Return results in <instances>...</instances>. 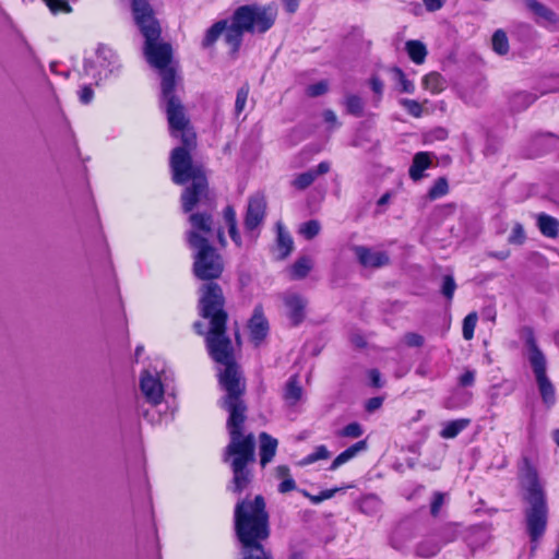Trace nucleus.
I'll return each instance as SVG.
<instances>
[{
  "label": "nucleus",
  "mask_w": 559,
  "mask_h": 559,
  "mask_svg": "<svg viewBox=\"0 0 559 559\" xmlns=\"http://www.w3.org/2000/svg\"><path fill=\"white\" fill-rule=\"evenodd\" d=\"M330 456H331V453L325 445H323V444L318 445L312 453L308 454L299 462V465L300 466L310 465V464L316 463L317 461L326 460Z\"/></svg>",
  "instance_id": "29"
},
{
  "label": "nucleus",
  "mask_w": 559,
  "mask_h": 559,
  "mask_svg": "<svg viewBox=\"0 0 559 559\" xmlns=\"http://www.w3.org/2000/svg\"><path fill=\"white\" fill-rule=\"evenodd\" d=\"M555 342L559 346V331L555 334Z\"/></svg>",
  "instance_id": "62"
},
{
  "label": "nucleus",
  "mask_w": 559,
  "mask_h": 559,
  "mask_svg": "<svg viewBox=\"0 0 559 559\" xmlns=\"http://www.w3.org/2000/svg\"><path fill=\"white\" fill-rule=\"evenodd\" d=\"M338 489L337 488H334V489H326V490H323L321 491L319 495L314 496V495H310L309 492H307L306 490L302 491L304 496H306L307 498H309V500L313 503V504H319L320 502L326 500V499H331L335 492L337 491Z\"/></svg>",
  "instance_id": "39"
},
{
  "label": "nucleus",
  "mask_w": 559,
  "mask_h": 559,
  "mask_svg": "<svg viewBox=\"0 0 559 559\" xmlns=\"http://www.w3.org/2000/svg\"><path fill=\"white\" fill-rule=\"evenodd\" d=\"M443 280L450 281V280H452V276H451V275H445V276L443 277Z\"/></svg>",
  "instance_id": "63"
},
{
  "label": "nucleus",
  "mask_w": 559,
  "mask_h": 559,
  "mask_svg": "<svg viewBox=\"0 0 559 559\" xmlns=\"http://www.w3.org/2000/svg\"><path fill=\"white\" fill-rule=\"evenodd\" d=\"M475 382V371L466 370L460 378L459 384L461 386H472Z\"/></svg>",
  "instance_id": "46"
},
{
  "label": "nucleus",
  "mask_w": 559,
  "mask_h": 559,
  "mask_svg": "<svg viewBox=\"0 0 559 559\" xmlns=\"http://www.w3.org/2000/svg\"><path fill=\"white\" fill-rule=\"evenodd\" d=\"M277 477L283 478V481L278 486V491L286 493L296 488L295 480L289 475V468L285 465H280L276 468Z\"/></svg>",
  "instance_id": "28"
},
{
  "label": "nucleus",
  "mask_w": 559,
  "mask_h": 559,
  "mask_svg": "<svg viewBox=\"0 0 559 559\" xmlns=\"http://www.w3.org/2000/svg\"><path fill=\"white\" fill-rule=\"evenodd\" d=\"M552 438H554V441L556 442V444L559 447V429H557L552 432Z\"/></svg>",
  "instance_id": "59"
},
{
  "label": "nucleus",
  "mask_w": 559,
  "mask_h": 559,
  "mask_svg": "<svg viewBox=\"0 0 559 559\" xmlns=\"http://www.w3.org/2000/svg\"><path fill=\"white\" fill-rule=\"evenodd\" d=\"M395 75H396V79L399 80V83L401 85V91L404 92V93H414L415 91V85L412 81L407 80L405 74L400 70V69H395Z\"/></svg>",
  "instance_id": "41"
},
{
  "label": "nucleus",
  "mask_w": 559,
  "mask_h": 559,
  "mask_svg": "<svg viewBox=\"0 0 559 559\" xmlns=\"http://www.w3.org/2000/svg\"><path fill=\"white\" fill-rule=\"evenodd\" d=\"M526 239L523 226L520 223H515L509 235L508 241L513 245H522Z\"/></svg>",
  "instance_id": "38"
},
{
  "label": "nucleus",
  "mask_w": 559,
  "mask_h": 559,
  "mask_svg": "<svg viewBox=\"0 0 559 559\" xmlns=\"http://www.w3.org/2000/svg\"><path fill=\"white\" fill-rule=\"evenodd\" d=\"M329 170L330 164L328 162H321L317 168H311L297 175L292 181V186L297 190H305L311 186L319 176L326 174Z\"/></svg>",
  "instance_id": "16"
},
{
  "label": "nucleus",
  "mask_w": 559,
  "mask_h": 559,
  "mask_svg": "<svg viewBox=\"0 0 559 559\" xmlns=\"http://www.w3.org/2000/svg\"><path fill=\"white\" fill-rule=\"evenodd\" d=\"M403 341L409 347H420L424 344V337L415 332L406 333Z\"/></svg>",
  "instance_id": "42"
},
{
  "label": "nucleus",
  "mask_w": 559,
  "mask_h": 559,
  "mask_svg": "<svg viewBox=\"0 0 559 559\" xmlns=\"http://www.w3.org/2000/svg\"><path fill=\"white\" fill-rule=\"evenodd\" d=\"M423 86L430 93L438 94L445 88V81L439 73L431 72L424 76Z\"/></svg>",
  "instance_id": "25"
},
{
  "label": "nucleus",
  "mask_w": 559,
  "mask_h": 559,
  "mask_svg": "<svg viewBox=\"0 0 559 559\" xmlns=\"http://www.w3.org/2000/svg\"><path fill=\"white\" fill-rule=\"evenodd\" d=\"M143 349H144L143 346H138L135 348V356L139 357L142 354Z\"/></svg>",
  "instance_id": "60"
},
{
  "label": "nucleus",
  "mask_w": 559,
  "mask_h": 559,
  "mask_svg": "<svg viewBox=\"0 0 559 559\" xmlns=\"http://www.w3.org/2000/svg\"><path fill=\"white\" fill-rule=\"evenodd\" d=\"M132 12L142 35L145 37V47L152 53L153 47L160 45L158 41L160 27L154 19L151 5L146 0H133Z\"/></svg>",
  "instance_id": "8"
},
{
  "label": "nucleus",
  "mask_w": 559,
  "mask_h": 559,
  "mask_svg": "<svg viewBox=\"0 0 559 559\" xmlns=\"http://www.w3.org/2000/svg\"><path fill=\"white\" fill-rule=\"evenodd\" d=\"M193 328L195 330V332L200 335L204 334V331H203V324L201 322H195L193 324Z\"/></svg>",
  "instance_id": "57"
},
{
  "label": "nucleus",
  "mask_w": 559,
  "mask_h": 559,
  "mask_svg": "<svg viewBox=\"0 0 559 559\" xmlns=\"http://www.w3.org/2000/svg\"><path fill=\"white\" fill-rule=\"evenodd\" d=\"M313 266V261L309 257L299 258L293 265V275L305 277Z\"/></svg>",
  "instance_id": "31"
},
{
  "label": "nucleus",
  "mask_w": 559,
  "mask_h": 559,
  "mask_svg": "<svg viewBox=\"0 0 559 559\" xmlns=\"http://www.w3.org/2000/svg\"><path fill=\"white\" fill-rule=\"evenodd\" d=\"M400 104L407 110V112L415 117L419 118L423 116L424 109L420 103L414 99L403 98L400 100Z\"/></svg>",
  "instance_id": "36"
},
{
  "label": "nucleus",
  "mask_w": 559,
  "mask_h": 559,
  "mask_svg": "<svg viewBox=\"0 0 559 559\" xmlns=\"http://www.w3.org/2000/svg\"><path fill=\"white\" fill-rule=\"evenodd\" d=\"M347 111L355 116H360L364 109L362 99L359 96L350 95L346 98Z\"/></svg>",
  "instance_id": "37"
},
{
  "label": "nucleus",
  "mask_w": 559,
  "mask_h": 559,
  "mask_svg": "<svg viewBox=\"0 0 559 559\" xmlns=\"http://www.w3.org/2000/svg\"><path fill=\"white\" fill-rule=\"evenodd\" d=\"M449 191V185L445 178H438L430 188L428 195L431 200L439 199L445 195Z\"/></svg>",
  "instance_id": "34"
},
{
  "label": "nucleus",
  "mask_w": 559,
  "mask_h": 559,
  "mask_svg": "<svg viewBox=\"0 0 559 559\" xmlns=\"http://www.w3.org/2000/svg\"><path fill=\"white\" fill-rule=\"evenodd\" d=\"M277 15V10L273 5H241L234 12L230 20H221L214 23L205 33L203 47L212 46L221 35H224L225 41L236 51L246 32L265 33L270 29Z\"/></svg>",
  "instance_id": "3"
},
{
  "label": "nucleus",
  "mask_w": 559,
  "mask_h": 559,
  "mask_svg": "<svg viewBox=\"0 0 559 559\" xmlns=\"http://www.w3.org/2000/svg\"><path fill=\"white\" fill-rule=\"evenodd\" d=\"M519 481L524 502L525 530L532 543L537 545L544 536L548 523L547 496L537 471L524 460L520 469ZM536 546L533 547L535 549Z\"/></svg>",
  "instance_id": "5"
},
{
  "label": "nucleus",
  "mask_w": 559,
  "mask_h": 559,
  "mask_svg": "<svg viewBox=\"0 0 559 559\" xmlns=\"http://www.w3.org/2000/svg\"><path fill=\"white\" fill-rule=\"evenodd\" d=\"M405 49L411 60L417 64L424 63L427 57L426 46L419 40H408L405 44Z\"/></svg>",
  "instance_id": "24"
},
{
  "label": "nucleus",
  "mask_w": 559,
  "mask_h": 559,
  "mask_svg": "<svg viewBox=\"0 0 559 559\" xmlns=\"http://www.w3.org/2000/svg\"><path fill=\"white\" fill-rule=\"evenodd\" d=\"M170 168L173 180L177 185H183L189 180L191 186L187 187L181 195L183 212L188 213L194 209L204 207V212H195L189 216L191 228L188 233V242L195 249L194 273L200 280H217L223 272L221 257L209 246L214 237L215 230L211 214L207 210L214 206L213 198L207 188V181L203 169L193 165L191 156L186 147H176L171 152Z\"/></svg>",
  "instance_id": "2"
},
{
  "label": "nucleus",
  "mask_w": 559,
  "mask_h": 559,
  "mask_svg": "<svg viewBox=\"0 0 559 559\" xmlns=\"http://www.w3.org/2000/svg\"><path fill=\"white\" fill-rule=\"evenodd\" d=\"M94 97V92L91 86L84 85L79 92V98L81 103L88 104Z\"/></svg>",
  "instance_id": "47"
},
{
  "label": "nucleus",
  "mask_w": 559,
  "mask_h": 559,
  "mask_svg": "<svg viewBox=\"0 0 559 559\" xmlns=\"http://www.w3.org/2000/svg\"><path fill=\"white\" fill-rule=\"evenodd\" d=\"M439 551V547L433 545L428 547L426 544L418 545L416 549V554L424 558H429L435 556Z\"/></svg>",
  "instance_id": "44"
},
{
  "label": "nucleus",
  "mask_w": 559,
  "mask_h": 559,
  "mask_svg": "<svg viewBox=\"0 0 559 559\" xmlns=\"http://www.w3.org/2000/svg\"><path fill=\"white\" fill-rule=\"evenodd\" d=\"M471 420L466 418L455 419L443 423V428L440 431V437L443 439H453L465 428L468 427Z\"/></svg>",
  "instance_id": "23"
},
{
  "label": "nucleus",
  "mask_w": 559,
  "mask_h": 559,
  "mask_svg": "<svg viewBox=\"0 0 559 559\" xmlns=\"http://www.w3.org/2000/svg\"><path fill=\"white\" fill-rule=\"evenodd\" d=\"M527 5L546 24H555L557 22V15L537 1L527 0Z\"/></svg>",
  "instance_id": "27"
},
{
  "label": "nucleus",
  "mask_w": 559,
  "mask_h": 559,
  "mask_svg": "<svg viewBox=\"0 0 559 559\" xmlns=\"http://www.w3.org/2000/svg\"><path fill=\"white\" fill-rule=\"evenodd\" d=\"M370 86H371V90L380 97L383 93V83L382 81L377 78V76H372L370 79Z\"/></svg>",
  "instance_id": "49"
},
{
  "label": "nucleus",
  "mask_w": 559,
  "mask_h": 559,
  "mask_svg": "<svg viewBox=\"0 0 559 559\" xmlns=\"http://www.w3.org/2000/svg\"><path fill=\"white\" fill-rule=\"evenodd\" d=\"M366 504H372V506L378 504V499L376 497H367L362 501V504H361L362 510L365 509Z\"/></svg>",
  "instance_id": "56"
},
{
  "label": "nucleus",
  "mask_w": 559,
  "mask_h": 559,
  "mask_svg": "<svg viewBox=\"0 0 559 559\" xmlns=\"http://www.w3.org/2000/svg\"><path fill=\"white\" fill-rule=\"evenodd\" d=\"M455 288H456L455 282H444V285L442 287V294L448 299H451L453 297Z\"/></svg>",
  "instance_id": "50"
},
{
  "label": "nucleus",
  "mask_w": 559,
  "mask_h": 559,
  "mask_svg": "<svg viewBox=\"0 0 559 559\" xmlns=\"http://www.w3.org/2000/svg\"><path fill=\"white\" fill-rule=\"evenodd\" d=\"M154 52L144 49L147 62L159 71L162 76V97L164 102L177 98L175 95L176 73L170 66L171 47L168 44H160L153 47Z\"/></svg>",
  "instance_id": "7"
},
{
  "label": "nucleus",
  "mask_w": 559,
  "mask_h": 559,
  "mask_svg": "<svg viewBox=\"0 0 559 559\" xmlns=\"http://www.w3.org/2000/svg\"><path fill=\"white\" fill-rule=\"evenodd\" d=\"M248 330L250 341L255 347L260 346L266 338L270 331V324L264 316L263 307L261 305L254 307L253 313L248 321Z\"/></svg>",
  "instance_id": "11"
},
{
  "label": "nucleus",
  "mask_w": 559,
  "mask_h": 559,
  "mask_svg": "<svg viewBox=\"0 0 559 559\" xmlns=\"http://www.w3.org/2000/svg\"><path fill=\"white\" fill-rule=\"evenodd\" d=\"M525 342L528 350L527 358L533 368L542 400L550 407L556 403V391L546 374V358L537 347L532 330H526Z\"/></svg>",
  "instance_id": "6"
},
{
  "label": "nucleus",
  "mask_w": 559,
  "mask_h": 559,
  "mask_svg": "<svg viewBox=\"0 0 559 559\" xmlns=\"http://www.w3.org/2000/svg\"><path fill=\"white\" fill-rule=\"evenodd\" d=\"M22 1H23V2H25V3H31V2H33L34 0H22Z\"/></svg>",
  "instance_id": "64"
},
{
  "label": "nucleus",
  "mask_w": 559,
  "mask_h": 559,
  "mask_svg": "<svg viewBox=\"0 0 559 559\" xmlns=\"http://www.w3.org/2000/svg\"><path fill=\"white\" fill-rule=\"evenodd\" d=\"M427 10L429 11H436V10H439L442 4H443V0H423Z\"/></svg>",
  "instance_id": "53"
},
{
  "label": "nucleus",
  "mask_w": 559,
  "mask_h": 559,
  "mask_svg": "<svg viewBox=\"0 0 559 559\" xmlns=\"http://www.w3.org/2000/svg\"><path fill=\"white\" fill-rule=\"evenodd\" d=\"M369 378H370V381H371V384L376 388H381L382 386V382H381V379H380V372L376 369H372L369 371Z\"/></svg>",
  "instance_id": "52"
},
{
  "label": "nucleus",
  "mask_w": 559,
  "mask_h": 559,
  "mask_svg": "<svg viewBox=\"0 0 559 559\" xmlns=\"http://www.w3.org/2000/svg\"><path fill=\"white\" fill-rule=\"evenodd\" d=\"M120 68L116 52L106 46H99L95 60L86 66V71L98 82L109 78Z\"/></svg>",
  "instance_id": "9"
},
{
  "label": "nucleus",
  "mask_w": 559,
  "mask_h": 559,
  "mask_svg": "<svg viewBox=\"0 0 559 559\" xmlns=\"http://www.w3.org/2000/svg\"><path fill=\"white\" fill-rule=\"evenodd\" d=\"M224 218L228 225V233L233 241L239 247L241 245V238L237 231L236 212L233 206H227L224 210Z\"/></svg>",
  "instance_id": "26"
},
{
  "label": "nucleus",
  "mask_w": 559,
  "mask_h": 559,
  "mask_svg": "<svg viewBox=\"0 0 559 559\" xmlns=\"http://www.w3.org/2000/svg\"><path fill=\"white\" fill-rule=\"evenodd\" d=\"M328 91V83L320 81L307 87V94L311 97L320 96Z\"/></svg>",
  "instance_id": "43"
},
{
  "label": "nucleus",
  "mask_w": 559,
  "mask_h": 559,
  "mask_svg": "<svg viewBox=\"0 0 559 559\" xmlns=\"http://www.w3.org/2000/svg\"><path fill=\"white\" fill-rule=\"evenodd\" d=\"M277 237L275 252L278 259H285L290 254L294 248V241L289 233L282 223L276 224Z\"/></svg>",
  "instance_id": "19"
},
{
  "label": "nucleus",
  "mask_w": 559,
  "mask_h": 559,
  "mask_svg": "<svg viewBox=\"0 0 559 559\" xmlns=\"http://www.w3.org/2000/svg\"><path fill=\"white\" fill-rule=\"evenodd\" d=\"M200 312L210 319V330L205 335L206 348L216 362L224 365L219 371V383L226 391L222 407L229 414L227 429L230 441L225 448L224 462H228L233 472L234 492H241L251 483L249 465L255 461V439L252 433L243 436L242 427L247 418V406L242 400L245 381L234 361V348L226 335L227 313L222 288L215 282L204 284L201 289Z\"/></svg>",
  "instance_id": "1"
},
{
  "label": "nucleus",
  "mask_w": 559,
  "mask_h": 559,
  "mask_svg": "<svg viewBox=\"0 0 559 559\" xmlns=\"http://www.w3.org/2000/svg\"><path fill=\"white\" fill-rule=\"evenodd\" d=\"M383 403V400L381 397H372L368 400L366 408L368 412H373L378 409Z\"/></svg>",
  "instance_id": "51"
},
{
  "label": "nucleus",
  "mask_w": 559,
  "mask_h": 559,
  "mask_svg": "<svg viewBox=\"0 0 559 559\" xmlns=\"http://www.w3.org/2000/svg\"><path fill=\"white\" fill-rule=\"evenodd\" d=\"M478 316L476 312L468 313L463 320L462 334L464 340L469 341L474 337V331Z\"/></svg>",
  "instance_id": "32"
},
{
  "label": "nucleus",
  "mask_w": 559,
  "mask_h": 559,
  "mask_svg": "<svg viewBox=\"0 0 559 559\" xmlns=\"http://www.w3.org/2000/svg\"><path fill=\"white\" fill-rule=\"evenodd\" d=\"M364 433L362 427L358 423H350L337 432L338 437L343 438H359Z\"/></svg>",
  "instance_id": "35"
},
{
  "label": "nucleus",
  "mask_w": 559,
  "mask_h": 559,
  "mask_svg": "<svg viewBox=\"0 0 559 559\" xmlns=\"http://www.w3.org/2000/svg\"><path fill=\"white\" fill-rule=\"evenodd\" d=\"M216 236H217V238H218L219 243H221L222 246H225L226 241H225V238H224L223 233H222L221 230H217Z\"/></svg>",
  "instance_id": "58"
},
{
  "label": "nucleus",
  "mask_w": 559,
  "mask_h": 559,
  "mask_svg": "<svg viewBox=\"0 0 559 559\" xmlns=\"http://www.w3.org/2000/svg\"><path fill=\"white\" fill-rule=\"evenodd\" d=\"M537 226L545 237L556 238L559 234V221L548 214L537 215Z\"/></svg>",
  "instance_id": "21"
},
{
  "label": "nucleus",
  "mask_w": 559,
  "mask_h": 559,
  "mask_svg": "<svg viewBox=\"0 0 559 559\" xmlns=\"http://www.w3.org/2000/svg\"><path fill=\"white\" fill-rule=\"evenodd\" d=\"M492 48L499 55H506L509 51V41L506 33L498 29L492 35Z\"/></svg>",
  "instance_id": "30"
},
{
  "label": "nucleus",
  "mask_w": 559,
  "mask_h": 559,
  "mask_svg": "<svg viewBox=\"0 0 559 559\" xmlns=\"http://www.w3.org/2000/svg\"><path fill=\"white\" fill-rule=\"evenodd\" d=\"M235 531L243 547V559H273L261 544L269 537V515L261 496L243 500L235 508Z\"/></svg>",
  "instance_id": "4"
},
{
  "label": "nucleus",
  "mask_w": 559,
  "mask_h": 559,
  "mask_svg": "<svg viewBox=\"0 0 559 559\" xmlns=\"http://www.w3.org/2000/svg\"><path fill=\"white\" fill-rule=\"evenodd\" d=\"M367 450V441L360 440L340 453L331 463L329 471H336L343 464L349 462L358 453Z\"/></svg>",
  "instance_id": "20"
},
{
  "label": "nucleus",
  "mask_w": 559,
  "mask_h": 559,
  "mask_svg": "<svg viewBox=\"0 0 559 559\" xmlns=\"http://www.w3.org/2000/svg\"><path fill=\"white\" fill-rule=\"evenodd\" d=\"M249 88L248 86H242L238 90L236 102H235V110L236 114L239 115L246 107V103L248 99Z\"/></svg>",
  "instance_id": "40"
},
{
  "label": "nucleus",
  "mask_w": 559,
  "mask_h": 559,
  "mask_svg": "<svg viewBox=\"0 0 559 559\" xmlns=\"http://www.w3.org/2000/svg\"><path fill=\"white\" fill-rule=\"evenodd\" d=\"M140 388L146 401L152 405H157L162 402L164 388L159 377L153 376L150 371L145 370L141 376Z\"/></svg>",
  "instance_id": "14"
},
{
  "label": "nucleus",
  "mask_w": 559,
  "mask_h": 559,
  "mask_svg": "<svg viewBox=\"0 0 559 559\" xmlns=\"http://www.w3.org/2000/svg\"><path fill=\"white\" fill-rule=\"evenodd\" d=\"M166 103V112L169 128L173 135L181 133V140L186 146L194 143V134L187 129L188 120L186 119L183 107L178 98H170Z\"/></svg>",
  "instance_id": "10"
},
{
  "label": "nucleus",
  "mask_w": 559,
  "mask_h": 559,
  "mask_svg": "<svg viewBox=\"0 0 559 559\" xmlns=\"http://www.w3.org/2000/svg\"><path fill=\"white\" fill-rule=\"evenodd\" d=\"M260 441V463L262 466H265L270 463L275 456L278 442L275 438L270 436L266 432H261L259 435Z\"/></svg>",
  "instance_id": "18"
},
{
  "label": "nucleus",
  "mask_w": 559,
  "mask_h": 559,
  "mask_svg": "<svg viewBox=\"0 0 559 559\" xmlns=\"http://www.w3.org/2000/svg\"><path fill=\"white\" fill-rule=\"evenodd\" d=\"M289 559H304V557L300 554H294Z\"/></svg>",
  "instance_id": "61"
},
{
  "label": "nucleus",
  "mask_w": 559,
  "mask_h": 559,
  "mask_svg": "<svg viewBox=\"0 0 559 559\" xmlns=\"http://www.w3.org/2000/svg\"><path fill=\"white\" fill-rule=\"evenodd\" d=\"M443 502H444L443 493L435 492L433 500L431 502V508H430L431 514L433 516H436L439 513L440 508L442 507Z\"/></svg>",
  "instance_id": "45"
},
{
  "label": "nucleus",
  "mask_w": 559,
  "mask_h": 559,
  "mask_svg": "<svg viewBox=\"0 0 559 559\" xmlns=\"http://www.w3.org/2000/svg\"><path fill=\"white\" fill-rule=\"evenodd\" d=\"M283 301L286 308V314L292 324H300L306 317L307 299L297 293H286L283 296Z\"/></svg>",
  "instance_id": "13"
},
{
  "label": "nucleus",
  "mask_w": 559,
  "mask_h": 559,
  "mask_svg": "<svg viewBox=\"0 0 559 559\" xmlns=\"http://www.w3.org/2000/svg\"><path fill=\"white\" fill-rule=\"evenodd\" d=\"M266 201L264 195L254 194L249 199L245 226L248 230L255 229L265 215Z\"/></svg>",
  "instance_id": "15"
},
{
  "label": "nucleus",
  "mask_w": 559,
  "mask_h": 559,
  "mask_svg": "<svg viewBox=\"0 0 559 559\" xmlns=\"http://www.w3.org/2000/svg\"><path fill=\"white\" fill-rule=\"evenodd\" d=\"M392 198L391 192H385L379 200H378V206H384L386 205Z\"/></svg>",
  "instance_id": "55"
},
{
  "label": "nucleus",
  "mask_w": 559,
  "mask_h": 559,
  "mask_svg": "<svg viewBox=\"0 0 559 559\" xmlns=\"http://www.w3.org/2000/svg\"><path fill=\"white\" fill-rule=\"evenodd\" d=\"M433 155L429 152H418L414 155L413 163L408 174L414 181H418L424 177V171L432 164Z\"/></svg>",
  "instance_id": "17"
},
{
  "label": "nucleus",
  "mask_w": 559,
  "mask_h": 559,
  "mask_svg": "<svg viewBox=\"0 0 559 559\" xmlns=\"http://www.w3.org/2000/svg\"><path fill=\"white\" fill-rule=\"evenodd\" d=\"M288 13H295L299 5V0H282Z\"/></svg>",
  "instance_id": "54"
},
{
  "label": "nucleus",
  "mask_w": 559,
  "mask_h": 559,
  "mask_svg": "<svg viewBox=\"0 0 559 559\" xmlns=\"http://www.w3.org/2000/svg\"><path fill=\"white\" fill-rule=\"evenodd\" d=\"M353 251L364 267L377 269L389 264L390 258L385 251L368 248L365 246H355Z\"/></svg>",
  "instance_id": "12"
},
{
  "label": "nucleus",
  "mask_w": 559,
  "mask_h": 559,
  "mask_svg": "<svg viewBox=\"0 0 559 559\" xmlns=\"http://www.w3.org/2000/svg\"><path fill=\"white\" fill-rule=\"evenodd\" d=\"M321 230V225L318 221L311 219L300 225L299 234L307 240L314 238Z\"/></svg>",
  "instance_id": "33"
},
{
  "label": "nucleus",
  "mask_w": 559,
  "mask_h": 559,
  "mask_svg": "<svg viewBox=\"0 0 559 559\" xmlns=\"http://www.w3.org/2000/svg\"><path fill=\"white\" fill-rule=\"evenodd\" d=\"M302 396V388L297 376H293L286 382L283 397L289 406L296 405Z\"/></svg>",
  "instance_id": "22"
},
{
  "label": "nucleus",
  "mask_w": 559,
  "mask_h": 559,
  "mask_svg": "<svg viewBox=\"0 0 559 559\" xmlns=\"http://www.w3.org/2000/svg\"><path fill=\"white\" fill-rule=\"evenodd\" d=\"M323 119L326 123L331 124V128L338 127L337 117L333 110H331V109L324 110Z\"/></svg>",
  "instance_id": "48"
}]
</instances>
